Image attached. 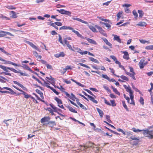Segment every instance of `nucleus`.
Masks as SVG:
<instances>
[{"label": "nucleus", "mask_w": 153, "mask_h": 153, "mask_svg": "<svg viewBox=\"0 0 153 153\" xmlns=\"http://www.w3.org/2000/svg\"><path fill=\"white\" fill-rule=\"evenodd\" d=\"M48 110L51 113L52 115H54V114L53 112V110L51 108H48Z\"/></svg>", "instance_id": "63"}, {"label": "nucleus", "mask_w": 153, "mask_h": 153, "mask_svg": "<svg viewBox=\"0 0 153 153\" xmlns=\"http://www.w3.org/2000/svg\"><path fill=\"white\" fill-rule=\"evenodd\" d=\"M0 68L3 69L4 71L6 72H8V69H9L15 73H18L19 72V71H17L13 68L10 67H6L5 66H3L1 65H0Z\"/></svg>", "instance_id": "1"}, {"label": "nucleus", "mask_w": 153, "mask_h": 153, "mask_svg": "<svg viewBox=\"0 0 153 153\" xmlns=\"http://www.w3.org/2000/svg\"><path fill=\"white\" fill-rule=\"evenodd\" d=\"M65 56V54L63 52H62L58 53H56L54 55V56L56 58H59V57H63Z\"/></svg>", "instance_id": "9"}, {"label": "nucleus", "mask_w": 153, "mask_h": 153, "mask_svg": "<svg viewBox=\"0 0 153 153\" xmlns=\"http://www.w3.org/2000/svg\"><path fill=\"white\" fill-rule=\"evenodd\" d=\"M94 144L93 143H89L88 145V146H85V149H86V148H94Z\"/></svg>", "instance_id": "41"}, {"label": "nucleus", "mask_w": 153, "mask_h": 153, "mask_svg": "<svg viewBox=\"0 0 153 153\" xmlns=\"http://www.w3.org/2000/svg\"><path fill=\"white\" fill-rule=\"evenodd\" d=\"M120 77L123 80L126 81H128V78L124 75H122Z\"/></svg>", "instance_id": "43"}, {"label": "nucleus", "mask_w": 153, "mask_h": 153, "mask_svg": "<svg viewBox=\"0 0 153 153\" xmlns=\"http://www.w3.org/2000/svg\"><path fill=\"white\" fill-rule=\"evenodd\" d=\"M0 50L1 51V52L4 53L6 54L7 55H10V54L8 53L4 49V48H0Z\"/></svg>", "instance_id": "45"}, {"label": "nucleus", "mask_w": 153, "mask_h": 153, "mask_svg": "<svg viewBox=\"0 0 153 153\" xmlns=\"http://www.w3.org/2000/svg\"><path fill=\"white\" fill-rule=\"evenodd\" d=\"M138 13L139 14V17H140L141 18L143 16L144 13L143 11L141 10H138Z\"/></svg>", "instance_id": "34"}, {"label": "nucleus", "mask_w": 153, "mask_h": 153, "mask_svg": "<svg viewBox=\"0 0 153 153\" xmlns=\"http://www.w3.org/2000/svg\"><path fill=\"white\" fill-rule=\"evenodd\" d=\"M84 89L85 91H87L89 94H90V95H91L92 96H93L94 97H95V96H94V95L93 94V93H92V92L91 91L87 89Z\"/></svg>", "instance_id": "57"}, {"label": "nucleus", "mask_w": 153, "mask_h": 153, "mask_svg": "<svg viewBox=\"0 0 153 153\" xmlns=\"http://www.w3.org/2000/svg\"><path fill=\"white\" fill-rule=\"evenodd\" d=\"M71 80L72 81L74 82L75 83H76L78 85H79V86H81L82 87H85V85H82V84H81V83H79V82L76 81L75 80H74V79H71Z\"/></svg>", "instance_id": "21"}, {"label": "nucleus", "mask_w": 153, "mask_h": 153, "mask_svg": "<svg viewBox=\"0 0 153 153\" xmlns=\"http://www.w3.org/2000/svg\"><path fill=\"white\" fill-rule=\"evenodd\" d=\"M0 18L2 19H5L6 20H9V19L6 16H3L1 14L0 15Z\"/></svg>", "instance_id": "49"}, {"label": "nucleus", "mask_w": 153, "mask_h": 153, "mask_svg": "<svg viewBox=\"0 0 153 153\" xmlns=\"http://www.w3.org/2000/svg\"><path fill=\"white\" fill-rule=\"evenodd\" d=\"M56 11L59 12V13L62 14H65L70 16H71V13L69 11L65 10L63 9H61L60 10L57 9L56 10Z\"/></svg>", "instance_id": "2"}, {"label": "nucleus", "mask_w": 153, "mask_h": 153, "mask_svg": "<svg viewBox=\"0 0 153 153\" xmlns=\"http://www.w3.org/2000/svg\"><path fill=\"white\" fill-rule=\"evenodd\" d=\"M10 15L13 18H15L17 17L16 13L14 11H11L10 12Z\"/></svg>", "instance_id": "29"}, {"label": "nucleus", "mask_w": 153, "mask_h": 153, "mask_svg": "<svg viewBox=\"0 0 153 153\" xmlns=\"http://www.w3.org/2000/svg\"><path fill=\"white\" fill-rule=\"evenodd\" d=\"M36 93H37L40 95L42 99H44V97H43V94L42 92L39 89H37L36 90Z\"/></svg>", "instance_id": "20"}, {"label": "nucleus", "mask_w": 153, "mask_h": 153, "mask_svg": "<svg viewBox=\"0 0 153 153\" xmlns=\"http://www.w3.org/2000/svg\"><path fill=\"white\" fill-rule=\"evenodd\" d=\"M77 103L78 105H79L80 107L82 108L83 109L87 110V108L85 106L82 104H81L79 102H77Z\"/></svg>", "instance_id": "33"}, {"label": "nucleus", "mask_w": 153, "mask_h": 153, "mask_svg": "<svg viewBox=\"0 0 153 153\" xmlns=\"http://www.w3.org/2000/svg\"><path fill=\"white\" fill-rule=\"evenodd\" d=\"M95 27L96 28H97V29L98 30L99 32L100 31H101V30H102V28L101 27H100L99 26H98V25H95Z\"/></svg>", "instance_id": "61"}, {"label": "nucleus", "mask_w": 153, "mask_h": 153, "mask_svg": "<svg viewBox=\"0 0 153 153\" xmlns=\"http://www.w3.org/2000/svg\"><path fill=\"white\" fill-rule=\"evenodd\" d=\"M126 91L128 92L129 93V94L131 93V92H133V91L131 90V87L128 86L127 88L126 89Z\"/></svg>", "instance_id": "46"}, {"label": "nucleus", "mask_w": 153, "mask_h": 153, "mask_svg": "<svg viewBox=\"0 0 153 153\" xmlns=\"http://www.w3.org/2000/svg\"><path fill=\"white\" fill-rule=\"evenodd\" d=\"M50 105L54 110V111L55 112H57L58 111H61V110L54 106L53 104L51 103L50 104Z\"/></svg>", "instance_id": "12"}, {"label": "nucleus", "mask_w": 153, "mask_h": 153, "mask_svg": "<svg viewBox=\"0 0 153 153\" xmlns=\"http://www.w3.org/2000/svg\"><path fill=\"white\" fill-rule=\"evenodd\" d=\"M89 29L91 30L93 32H98L96 30L95 28V27H94V26H88Z\"/></svg>", "instance_id": "26"}, {"label": "nucleus", "mask_w": 153, "mask_h": 153, "mask_svg": "<svg viewBox=\"0 0 153 153\" xmlns=\"http://www.w3.org/2000/svg\"><path fill=\"white\" fill-rule=\"evenodd\" d=\"M126 135H127V138H128L129 137H130L131 135H132L131 132L130 131L126 132Z\"/></svg>", "instance_id": "62"}, {"label": "nucleus", "mask_w": 153, "mask_h": 153, "mask_svg": "<svg viewBox=\"0 0 153 153\" xmlns=\"http://www.w3.org/2000/svg\"><path fill=\"white\" fill-rule=\"evenodd\" d=\"M22 94L25 96L24 97L26 98H28L31 97L30 95L28 94L27 93L24 91L22 92Z\"/></svg>", "instance_id": "32"}, {"label": "nucleus", "mask_w": 153, "mask_h": 153, "mask_svg": "<svg viewBox=\"0 0 153 153\" xmlns=\"http://www.w3.org/2000/svg\"><path fill=\"white\" fill-rule=\"evenodd\" d=\"M6 7L9 10H14L16 9L15 7H13L12 5H7L6 6Z\"/></svg>", "instance_id": "38"}, {"label": "nucleus", "mask_w": 153, "mask_h": 153, "mask_svg": "<svg viewBox=\"0 0 153 153\" xmlns=\"http://www.w3.org/2000/svg\"><path fill=\"white\" fill-rule=\"evenodd\" d=\"M114 40L117 41V42L120 43H121L122 42L119 36H117V35H114Z\"/></svg>", "instance_id": "15"}, {"label": "nucleus", "mask_w": 153, "mask_h": 153, "mask_svg": "<svg viewBox=\"0 0 153 153\" xmlns=\"http://www.w3.org/2000/svg\"><path fill=\"white\" fill-rule=\"evenodd\" d=\"M67 29H69V30H71L73 29V28L71 27H69V26H64L61 27L59 28L60 30H67Z\"/></svg>", "instance_id": "16"}, {"label": "nucleus", "mask_w": 153, "mask_h": 153, "mask_svg": "<svg viewBox=\"0 0 153 153\" xmlns=\"http://www.w3.org/2000/svg\"><path fill=\"white\" fill-rule=\"evenodd\" d=\"M75 49L77 50V52L79 53L81 55H82V51L81 49L78 48H75Z\"/></svg>", "instance_id": "48"}, {"label": "nucleus", "mask_w": 153, "mask_h": 153, "mask_svg": "<svg viewBox=\"0 0 153 153\" xmlns=\"http://www.w3.org/2000/svg\"><path fill=\"white\" fill-rule=\"evenodd\" d=\"M139 41L142 44H144L146 43L149 44L150 42L149 41H146L143 39H139Z\"/></svg>", "instance_id": "37"}, {"label": "nucleus", "mask_w": 153, "mask_h": 153, "mask_svg": "<svg viewBox=\"0 0 153 153\" xmlns=\"http://www.w3.org/2000/svg\"><path fill=\"white\" fill-rule=\"evenodd\" d=\"M103 87L107 91L109 92H110L111 91V90L108 87L105 86V85H103Z\"/></svg>", "instance_id": "56"}, {"label": "nucleus", "mask_w": 153, "mask_h": 153, "mask_svg": "<svg viewBox=\"0 0 153 153\" xmlns=\"http://www.w3.org/2000/svg\"><path fill=\"white\" fill-rule=\"evenodd\" d=\"M90 60L94 63L99 64L100 63L99 61L97 59H94V58L91 57H89Z\"/></svg>", "instance_id": "23"}, {"label": "nucleus", "mask_w": 153, "mask_h": 153, "mask_svg": "<svg viewBox=\"0 0 153 153\" xmlns=\"http://www.w3.org/2000/svg\"><path fill=\"white\" fill-rule=\"evenodd\" d=\"M66 107L71 112L77 113V111L75 110V109L74 108H73L72 107L70 106L69 105H68L66 106Z\"/></svg>", "instance_id": "17"}, {"label": "nucleus", "mask_w": 153, "mask_h": 153, "mask_svg": "<svg viewBox=\"0 0 153 153\" xmlns=\"http://www.w3.org/2000/svg\"><path fill=\"white\" fill-rule=\"evenodd\" d=\"M54 100L57 102V103L58 104V105H60L62 103V100L58 98V97H55L54 98Z\"/></svg>", "instance_id": "28"}, {"label": "nucleus", "mask_w": 153, "mask_h": 153, "mask_svg": "<svg viewBox=\"0 0 153 153\" xmlns=\"http://www.w3.org/2000/svg\"><path fill=\"white\" fill-rule=\"evenodd\" d=\"M110 116L108 115H106V118L107 119V120L109 123H111V121L110 119Z\"/></svg>", "instance_id": "59"}, {"label": "nucleus", "mask_w": 153, "mask_h": 153, "mask_svg": "<svg viewBox=\"0 0 153 153\" xmlns=\"http://www.w3.org/2000/svg\"><path fill=\"white\" fill-rule=\"evenodd\" d=\"M79 64L81 66H82L83 67H85V68H90V67L89 66H88V65H86L85 64H84L83 63H79Z\"/></svg>", "instance_id": "55"}, {"label": "nucleus", "mask_w": 153, "mask_h": 153, "mask_svg": "<svg viewBox=\"0 0 153 153\" xmlns=\"http://www.w3.org/2000/svg\"><path fill=\"white\" fill-rule=\"evenodd\" d=\"M96 98V97H94L90 95V96H89V97H88L89 100L92 102L94 103L95 104H97L98 103L97 101L95 99V98Z\"/></svg>", "instance_id": "11"}, {"label": "nucleus", "mask_w": 153, "mask_h": 153, "mask_svg": "<svg viewBox=\"0 0 153 153\" xmlns=\"http://www.w3.org/2000/svg\"><path fill=\"white\" fill-rule=\"evenodd\" d=\"M144 100L143 97H140L139 101L140 103L143 105L144 104Z\"/></svg>", "instance_id": "51"}, {"label": "nucleus", "mask_w": 153, "mask_h": 153, "mask_svg": "<svg viewBox=\"0 0 153 153\" xmlns=\"http://www.w3.org/2000/svg\"><path fill=\"white\" fill-rule=\"evenodd\" d=\"M102 76L103 78L106 79L108 81H110V78L106 75L103 74Z\"/></svg>", "instance_id": "40"}, {"label": "nucleus", "mask_w": 153, "mask_h": 153, "mask_svg": "<svg viewBox=\"0 0 153 153\" xmlns=\"http://www.w3.org/2000/svg\"><path fill=\"white\" fill-rule=\"evenodd\" d=\"M109 69L111 71V72L112 73H113V74L114 76H116L118 77H120V76H119L117 75L114 74V70L112 68H109Z\"/></svg>", "instance_id": "50"}, {"label": "nucleus", "mask_w": 153, "mask_h": 153, "mask_svg": "<svg viewBox=\"0 0 153 153\" xmlns=\"http://www.w3.org/2000/svg\"><path fill=\"white\" fill-rule=\"evenodd\" d=\"M71 30H72L74 33H75L79 37L83 39H84V37L80 34L78 31L74 30L73 28V29Z\"/></svg>", "instance_id": "10"}, {"label": "nucleus", "mask_w": 153, "mask_h": 153, "mask_svg": "<svg viewBox=\"0 0 153 153\" xmlns=\"http://www.w3.org/2000/svg\"><path fill=\"white\" fill-rule=\"evenodd\" d=\"M48 23L49 25H50L54 27L55 29H56L57 30L58 29V27L55 25V23H53L50 22Z\"/></svg>", "instance_id": "35"}, {"label": "nucleus", "mask_w": 153, "mask_h": 153, "mask_svg": "<svg viewBox=\"0 0 153 153\" xmlns=\"http://www.w3.org/2000/svg\"><path fill=\"white\" fill-rule=\"evenodd\" d=\"M110 102H111V105L113 106H116V104L115 102V101L114 100H111Z\"/></svg>", "instance_id": "52"}, {"label": "nucleus", "mask_w": 153, "mask_h": 153, "mask_svg": "<svg viewBox=\"0 0 153 153\" xmlns=\"http://www.w3.org/2000/svg\"><path fill=\"white\" fill-rule=\"evenodd\" d=\"M4 80H7V79L3 77L2 76H0V82L2 83H5L6 82Z\"/></svg>", "instance_id": "31"}, {"label": "nucleus", "mask_w": 153, "mask_h": 153, "mask_svg": "<svg viewBox=\"0 0 153 153\" xmlns=\"http://www.w3.org/2000/svg\"><path fill=\"white\" fill-rule=\"evenodd\" d=\"M136 25L137 26H145L146 25V23L145 22H140L137 24Z\"/></svg>", "instance_id": "18"}, {"label": "nucleus", "mask_w": 153, "mask_h": 153, "mask_svg": "<svg viewBox=\"0 0 153 153\" xmlns=\"http://www.w3.org/2000/svg\"><path fill=\"white\" fill-rule=\"evenodd\" d=\"M135 73H131L129 76L132 77L134 79L136 80V78L135 77Z\"/></svg>", "instance_id": "53"}, {"label": "nucleus", "mask_w": 153, "mask_h": 153, "mask_svg": "<svg viewBox=\"0 0 153 153\" xmlns=\"http://www.w3.org/2000/svg\"><path fill=\"white\" fill-rule=\"evenodd\" d=\"M40 79H41L44 82V84H45V85L46 87H47L48 88H50L51 89V88H52V87H51L49 85V84L48 83H47V82H46L45 81V80L44 79H42V78L41 77H40Z\"/></svg>", "instance_id": "25"}, {"label": "nucleus", "mask_w": 153, "mask_h": 153, "mask_svg": "<svg viewBox=\"0 0 153 153\" xmlns=\"http://www.w3.org/2000/svg\"><path fill=\"white\" fill-rule=\"evenodd\" d=\"M123 96H124V97L126 99V100H127V102L128 103H129V101H130L129 98L128 97H127L126 96V95L125 94H123Z\"/></svg>", "instance_id": "58"}, {"label": "nucleus", "mask_w": 153, "mask_h": 153, "mask_svg": "<svg viewBox=\"0 0 153 153\" xmlns=\"http://www.w3.org/2000/svg\"><path fill=\"white\" fill-rule=\"evenodd\" d=\"M146 49L148 50H153V45L146 46Z\"/></svg>", "instance_id": "44"}, {"label": "nucleus", "mask_w": 153, "mask_h": 153, "mask_svg": "<svg viewBox=\"0 0 153 153\" xmlns=\"http://www.w3.org/2000/svg\"><path fill=\"white\" fill-rule=\"evenodd\" d=\"M112 89H113V91L117 94L120 95V93L118 92L117 89L115 88L112 86L111 87Z\"/></svg>", "instance_id": "30"}, {"label": "nucleus", "mask_w": 153, "mask_h": 153, "mask_svg": "<svg viewBox=\"0 0 153 153\" xmlns=\"http://www.w3.org/2000/svg\"><path fill=\"white\" fill-rule=\"evenodd\" d=\"M145 133L149 135L148 137L152 139L153 138V131H150L148 130H145L144 131V134Z\"/></svg>", "instance_id": "6"}, {"label": "nucleus", "mask_w": 153, "mask_h": 153, "mask_svg": "<svg viewBox=\"0 0 153 153\" xmlns=\"http://www.w3.org/2000/svg\"><path fill=\"white\" fill-rule=\"evenodd\" d=\"M112 24L111 22L108 20V21L107 22H105V25L107 28L109 30H111V25Z\"/></svg>", "instance_id": "8"}, {"label": "nucleus", "mask_w": 153, "mask_h": 153, "mask_svg": "<svg viewBox=\"0 0 153 153\" xmlns=\"http://www.w3.org/2000/svg\"><path fill=\"white\" fill-rule=\"evenodd\" d=\"M122 53L124 54L123 56V58L124 59H126L127 60H128L129 59V54L127 51H123Z\"/></svg>", "instance_id": "14"}, {"label": "nucleus", "mask_w": 153, "mask_h": 153, "mask_svg": "<svg viewBox=\"0 0 153 153\" xmlns=\"http://www.w3.org/2000/svg\"><path fill=\"white\" fill-rule=\"evenodd\" d=\"M122 102L123 106V107H124V108L127 111H128L129 109H128V108H127V107L126 104L125 102L124 101H122Z\"/></svg>", "instance_id": "36"}, {"label": "nucleus", "mask_w": 153, "mask_h": 153, "mask_svg": "<svg viewBox=\"0 0 153 153\" xmlns=\"http://www.w3.org/2000/svg\"><path fill=\"white\" fill-rule=\"evenodd\" d=\"M123 13L122 11H120L117 14V21H118L120 17H121V15Z\"/></svg>", "instance_id": "27"}, {"label": "nucleus", "mask_w": 153, "mask_h": 153, "mask_svg": "<svg viewBox=\"0 0 153 153\" xmlns=\"http://www.w3.org/2000/svg\"><path fill=\"white\" fill-rule=\"evenodd\" d=\"M0 60L2 61H4L5 63H7L9 64H11L13 65L16 66H20V65H17L16 64L12 62H11L10 61H6L4 60V59H3L2 58L0 57Z\"/></svg>", "instance_id": "3"}, {"label": "nucleus", "mask_w": 153, "mask_h": 153, "mask_svg": "<svg viewBox=\"0 0 153 153\" xmlns=\"http://www.w3.org/2000/svg\"><path fill=\"white\" fill-rule=\"evenodd\" d=\"M66 71L67 70H66V68H64L63 67H62L60 70V71L61 73H62L63 74L65 73Z\"/></svg>", "instance_id": "54"}, {"label": "nucleus", "mask_w": 153, "mask_h": 153, "mask_svg": "<svg viewBox=\"0 0 153 153\" xmlns=\"http://www.w3.org/2000/svg\"><path fill=\"white\" fill-rule=\"evenodd\" d=\"M132 130H133V131L135 132H140V131H145L144 130H140L139 129H136V128H132Z\"/></svg>", "instance_id": "39"}, {"label": "nucleus", "mask_w": 153, "mask_h": 153, "mask_svg": "<svg viewBox=\"0 0 153 153\" xmlns=\"http://www.w3.org/2000/svg\"><path fill=\"white\" fill-rule=\"evenodd\" d=\"M50 119V118L49 117H45L41 119V122L43 123L46 122H48Z\"/></svg>", "instance_id": "13"}, {"label": "nucleus", "mask_w": 153, "mask_h": 153, "mask_svg": "<svg viewBox=\"0 0 153 153\" xmlns=\"http://www.w3.org/2000/svg\"><path fill=\"white\" fill-rule=\"evenodd\" d=\"M20 66H22L24 69L27 70L28 71L30 70V68L26 64H22V66H21V65Z\"/></svg>", "instance_id": "24"}, {"label": "nucleus", "mask_w": 153, "mask_h": 153, "mask_svg": "<svg viewBox=\"0 0 153 153\" xmlns=\"http://www.w3.org/2000/svg\"><path fill=\"white\" fill-rule=\"evenodd\" d=\"M26 43L31 46L33 48L35 49L38 51H40V49L35 45L33 43L29 41H27Z\"/></svg>", "instance_id": "4"}, {"label": "nucleus", "mask_w": 153, "mask_h": 153, "mask_svg": "<svg viewBox=\"0 0 153 153\" xmlns=\"http://www.w3.org/2000/svg\"><path fill=\"white\" fill-rule=\"evenodd\" d=\"M132 13L134 15V18L136 19H137L138 15L136 11L135 10H134L132 12Z\"/></svg>", "instance_id": "42"}, {"label": "nucleus", "mask_w": 153, "mask_h": 153, "mask_svg": "<svg viewBox=\"0 0 153 153\" xmlns=\"http://www.w3.org/2000/svg\"><path fill=\"white\" fill-rule=\"evenodd\" d=\"M97 111L99 114L100 116L101 117H102L104 114V113L99 108H96Z\"/></svg>", "instance_id": "19"}, {"label": "nucleus", "mask_w": 153, "mask_h": 153, "mask_svg": "<svg viewBox=\"0 0 153 153\" xmlns=\"http://www.w3.org/2000/svg\"><path fill=\"white\" fill-rule=\"evenodd\" d=\"M72 19H73L74 20H76L82 23L85 24L87 25L88 24V23L87 22L81 19H80L79 18L73 17Z\"/></svg>", "instance_id": "7"}, {"label": "nucleus", "mask_w": 153, "mask_h": 153, "mask_svg": "<svg viewBox=\"0 0 153 153\" xmlns=\"http://www.w3.org/2000/svg\"><path fill=\"white\" fill-rule=\"evenodd\" d=\"M145 61V59H141L140 62H139L138 64V65L140 67V69L143 68L144 66H145L144 65V62Z\"/></svg>", "instance_id": "5"}, {"label": "nucleus", "mask_w": 153, "mask_h": 153, "mask_svg": "<svg viewBox=\"0 0 153 153\" xmlns=\"http://www.w3.org/2000/svg\"><path fill=\"white\" fill-rule=\"evenodd\" d=\"M51 90H52L56 95H58L59 94V93L55 89L53 88V87Z\"/></svg>", "instance_id": "64"}, {"label": "nucleus", "mask_w": 153, "mask_h": 153, "mask_svg": "<svg viewBox=\"0 0 153 153\" xmlns=\"http://www.w3.org/2000/svg\"><path fill=\"white\" fill-rule=\"evenodd\" d=\"M59 41L63 45H64V44L63 42L62 39V37L60 35H59Z\"/></svg>", "instance_id": "47"}, {"label": "nucleus", "mask_w": 153, "mask_h": 153, "mask_svg": "<svg viewBox=\"0 0 153 153\" xmlns=\"http://www.w3.org/2000/svg\"><path fill=\"white\" fill-rule=\"evenodd\" d=\"M86 40L90 43L94 44L96 45L97 44L96 42L94 40L92 39L87 38L86 39Z\"/></svg>", "instance_id": "22"}, {"label": "nucleus", "mask_w": 153, "mask_h": 153, "mask_svg": "<svg viewBox=\"0 0 153 153\" xmlns=\"http://www.w3.org/2000/svg\"><path fill=\"white\" fill-rule=\"evenodd\" d=\"M130 138L132 140H139V139L136 137L135 136H132L130 137Z\"/></svg>", "instance_id": "60"}]
</instances>
